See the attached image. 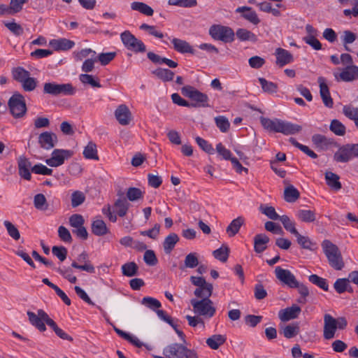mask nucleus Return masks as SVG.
<instances>
[{
  "instance_id": "36",
  "label": "nucleus",
  "mask_w": 358,
  "mask_h": 358,
  "mask_svg": "<svg viewBox=\"0 0 358 358\" xmlns=\"http://www.w3.org/2000/svg\"><path fill=\"white\" fill-rule=\"evenodd\" d=\"M300 196L299 190L293 185L287 186L284 190V199L289 203L295 202Z\"/></svg>"
},
{
  "instance_id": "6",
  "label": "nucleus",
  "mask_w": 358,
  "mask_h": 358,
  "mask_svg": "<svg viewBox=\"0 0 358 358\" xmlns=\"http://www.w3.org/2000/svg\"><path fill=\"white\" fill-rule=\"evenodd\" d=\"M209 34L214 39L224 43H231L234 41V30L227 26L213 24L209 29Z\"/></svg>"
},
{
  "instance_id": "52",
  "label": "nucleus",
  "mask_w": 358,
  "mask_h": 358,
  "mask_svg": "<svg viewBox=\"0 0 358 358\" xmlns=\"http://www.w3.org/2000/svg\"><path fill=\"white\" fill-rule=\"evenodd\" d=\"M289 141L296 148H299L303 152L306 154L308 156L311 157L312 159H316L317 157V155L311 150L308 146L302 145L299 143L294 138H290Z\"/></svg>"
},
{
  "instance_id": "30",
  "label": "nucleus",
  "mask_w": 358,
  "mask_h": 358,
  "mask_svg": "<svg viewBox=\"0 0 358 358\" xmlns=\"http://www.w3.org/2000/svg\"><path fill=\"white\" fill-rule=\"evenodd\" d=\"M263 127L270 131L280 132V124L282 120L274 119L271 120L267 117H261L260 119Z\"/></svg>"
},
{
  "instance_id": "22",
  "label": "nucleus",
  "mask_w": 358,
  "mask_h": 358,
  "mask_svg": "<svg viewBox=\"0 0 358 358\" xmlns=\"http://www.w3.org/2000/svg\"><path fill=\"white\" fill-rule=\"evenodd\" d=\"M339 78L345 82H350L358 78V67L348 65L339 74Z\"/></svg>"
},
{
  "instance_id": "35",
  "label": "nucleus",
  "mask_w": 358,
  "mask_h": 358,
  "mask_svg": "<svg viewBox=\"0 0 358 358\" xmlns=\"http://www.w3.org/2000/svg\"><path fill=\"white\" fill-rule=\"evenodd\" d=\"M339 178V176L333 172L327 171L325 173L327 184L336 191L341 189L342 187Z\"/></svg>"
},
{
  "instance_id": "42",
  "label": "nucleus",
  "mask_w": 358,
  "mask_h": 358,
  "mask_svg": "<svg viewBox=\"0 0 358 358\" xmlns=\"http://www.w3.org/2000/svg\"><path fill=\"white\" fill-rule=\"evenodd\" d=\"M236 35L237 38L241 41H250L255 42L257 41L256 35L246 29H238L236 30Z\"/></svg>"
},
{
  "instance_id": "59",
  "label": "nucleus",
  "mask_w": 358,
  "mask_h": 358,
  "mask_svg": "<svg viewBox=\"0 0 358 358\" xmlns=\"http://www.w3.org/2000/svg\"><path fill=\"white\" fill-rule=\"evenodd\" d=\"M343 114L349 119L355 122L358 119V108L352 105H345L343 108Z\"/></svg>"
},
{
  "instance_id": "21",
  "label": "nucleus",
  "mask_w": 358,
  "mask_h": 358,
  "mask_svg": "<svg viewBox=\"0 0 358 358\" xmlns=\"http://www.w3.org/2000/svg\"><path fill=\"white\" fill-rule=\"evenodd\" d=\"M276 64L282 67L293 62V55L287 50L278 48L275 50Z\"/></svg>"
},
{
  "instance_id": "9",
  "label": "nucleus",
  "mask_w": 358,
  "mask_h": 358,
  "mask_svg": "<svg viewBox=\"0 0 358 358\" xmlns=\"http://www.w3.org/2000/svg\"><path fill=\"white\" fill-rule=\"evenodd\" d=\"M190 302L194 312L199 315L212 317L215 313V308L213 307V301L210 299L206 298L201 300L192 299Z\"/></svg>"
},
{
  "instance_id": "48",
  "label": "nucleus",
  "mask_w": 358,
  "mask_h": 358,
  "mask_svg": "<svg viewBox=\"0 0 358 358\" xmlns=\"http://www.w3.org/2000/svg\"><path fill=\"white\" fill-rule=\"evenodd\" d=\"M138 266L134 262H128L122 266V274L127 277H131L137 275Z\"/></svg>"
},
{
  "instance_id": "47",
  "label": "nucleus",
  "mask_w": 358,
  "mask_h": 358,
  "mask_svg": "<svg viewBox=\"0 0 358 358\" xmlns=\"http://www.w3.org/2000/svg\"><path fill=\"white\" fill-rule=\"evenodd\" d=\"M114 207L116 213L120 217H124V215H126L127 213L128 208L129 207V203L125 199H119L115 201Z\"/></svg>"
},
{
  "instance_id": "23",
  "label": "nucleus",
  "mask_w": 358,
  "mask_h": 358,
  "mask_svg": "<svg viewBox=\"0 0 358 358\" xmlns=\"http://www.w3.org/2000/svg\"><path fill=\"white\" fill-rule=\"evenodd\" d=\"M18 169L20 176L27 180H30L31 178L30 168L31 163L25 157H20L18 159Z\"/></svg>"
},
{
  "instance_id": "25",
  "label": "nucleus",
  "mask_w": 358,
  "mask_h": 358,
  "mask_svg": "<svg viewBox=\"0 0 358 358\" xmlns=\"http://www.w3.org/2000/svg\"><path fill=\"white\" fill-rule=\"evenodd\" d=\"M302 130V127L287 121H281L280 132L284 135H294Z\"/></svg>"
},
{
  "instance_id": "1",
  "label": "nucleus",
  "mask_w": 358,
  "mask_h": 358,
  "mask_svg": "<svg viewBox=\"0 0 358 358\" xmlns=\"http://www.w3.org/2000/svg\"><path fill=\"white\" fill-rule=\"evenodd\" d=\"M30 324L36 327L39 331H46L45 324L48 325L61 339L72 342L73 338L66 334L63 329L58 327L57 323L51 319L43 309H38L37 313L31 311L27 313Z\"/></svg>"
},
{
  "instance_id": "37",
  "label": "nucleus",
  "mask_w": 358,
  "mask_h": 358,
  "mask_svg": "<svg viewBox=\"0 0 358 358\" xmlns=\"http://www.w3.org/2000/svg\"><path fill=\"white\" fill-rule=\"evenodd\" d=\"M92 231L96 236H103L108 231L106 223L102 220H96L92 224Z\"/></svg>"
},
{
  "instance_id": "51",
  "label": "nucleus",
  "mask_w": 358,
  "mask_h": 358,
  "mask_svg": "<svg viewBox=\"0 0 358 358\" xmlns=\"http://www.w3.org/2000/svg\"><path fill=\"white\" fill-rule=\"evenodd\" d=\"M34 206L39 210H46L48 208V203L44 194H37L34 196Z\"/></svg>"
},
{
  "instance_id": "28",
  "label": "nucleus",
  "mask_w": 358,
  "mask_h": 358,
  "mask_svg": "<svg viewBox=\"0 0 358 358\" xmlns=\"http://www.w3.org/2000/svg\"><path fill=\"white\" fill-rule=\"evenodd\" d=\"M312 142L316 148L321 150H327L334 143L332 139L328 138L325 136L321 134H314L312 136Z\"/></svg>"
},
{
  "instance_id": "31",
  "label": "nucleus",
  "mask_w": 358,
  "mask_h": 358,
  "mask_svg": "<svg viewBox=\"0 0 358 358\" xmlns=\"http://www.w3.org/2000/svg\"><path fill=\"white\" fill-rule=\"evenodd\" d=\"M296 217L303 222L310 223L316 220V213L315 210L299 209L296 213Z\"/></svg>"
},
{
  "instance_id": "57",
  "label": "nucleus",
  "mask_w": 358,
  "mask_h": 358,
  "mask_svg": "<svg viewBox=\"0 0 358 358\" xmlns=\"http://www.w3.org/2000/svg\"><path fill=\"white\" fill-rule=\"evenodd\" d=\"M215 122L216 126L219 128V129L225 133L228 131L230 127V123L228 119L223 115H220L215 117Z\"/></svg>"
},
{
  "instance_id": "45",
  "label": "nucleus",
  "mask_w": 358,
  "mask_h": 358,
  "mask_svg": "<svg viewBox=\"0 0 358 358\" xmlns=\"http://www.w3.org/2000/svg\"><path fill=\"white\" fill-rule=\"evenodd\" d=\"M152 73L164 82L171 81L174 77V73L167 69L159 68L155 70Z\"/></svg>"
},
{
  "instance_id": "24",
  "label": "nucleus",
  "mask_w": 358,
  "mask_h": 358,
  "mask_svg": "<svg viewBox=\"0 0 358 358\" xmlns=\"http://www.w3.org/2000/svg\"><path fill=\"white\" fill-rule=\"evenodd\" d=\"M50 45H51L55 50L65 51L71 49L75 45V43L69 39L62 38L51 40L50 41Z\"/></svg>"
},
{
  "instance_id": "64",
  "label": "nucleus",
  "mask_w": 358,
  "mask_h": 358,
  "mask_svg": "<svg viewBox=\"0 0 358 358\" xmlns=\"http://www.w3.org/2000/svg\"><path fill=\"white\" fill-rule=\"evenodd\" d=\"M348 282H350L348 278H338L335 281L334 288L338 294H343L346 292Z\"/></svg>"
},
{
  "instance_id": "61",
  "label": "nucleus",
  "mask_w": 358,
  "mask_h": 358,
  "mask_svg": "<svg viewBox=\"0 0 358 358\" xmlns=\"http://www.w3.org/2000/svg\"><path fill=\"white\" fill-rule=\"evenodd\" d=\"M143 196V192L137 187H129L127 191V197L131 201H137Z\"/></svg>"
},
{
  "instance_id": "8",
  "label": "nucleus",
  "mask_w": 358,
  "mask_h": 358,
  "mask_svg": "<svg viewBox=\"0 0 358 358\" xmlns=\"http://www.w3.org/2000/svg\"><path fill=\"white\" fill-rule=\"evenodd\" d=\"M354 157H358V144H346L341 146L334 155L336 162L346 163Z\"/></svg>"
},
{
  "instance_id": "40",
  "label": "nucleus",
  "mask_w": 358,
  "mask_h": 358,
  "mask_svg": "<svg viewBox=\"0 0 358 358\" xmlns=\"http://www.w3.org/2000/svg\"><path fill=\"white\" fill-rule=\"evenodd\" d=\"M83 154L84 157L86 159L95 160L99 159L96 145L92 141H90L88 144L85 147Z\"/></svg>"
},
{
  "instance_id": "16",
  "label": "nucleus",
  "mask_w": 358,
  "mask_h": 358,
  "mask_svg": "<svg viewBox=\"0 0 358 358\" xmlns=\"http://www.w3.org/2000/svg\"><path fill=\"white\" fill-rule=\"evenodd\" d=\"M301 312V308L296 304L282 309L279 311L278 316L282 322H287L296 319Z\"/></svg>"
},
{
  "instance_id": "4",
  "label": "nucleus",
  "mask_w": 358,
  "mask_h": 358,
  "mask_svg": "<svg viewBox=\"0 0 358 358\" xmlns=\"http://www.w3.org/2000/svg\"><path fill=\"white\" fill-rule=\"evenodd\" d=\"M181 93L183 96L190 99L194 103H190V107H208V96L191 85L182 87Z\"/></svg>"
},
{
  "instance_id": "3",
  "label": "nucleus",
  "mask_w": 358,
  "mask_h": 358,
  "mask_svg": "<svg viewBox=\"0 0 358 358\" xmlns=\"http://www.w3.org/2000/svg\"><path fill=\"white\" fill-rule=\"evenodd\" d=\"M43 92L52 96H73L76 93V88L71 83H45Z\"/></svg>"
},
{
  "instance_id": "27",
  "label": "nucleus",
  "mask_w": 358,
  "mask_h": 358,
  "mask_svg": "<svg viewBox=\"0 0 358 358\" xmlns=\"http://www.w3.org/2000/svg\"><path fill=\"white\" fill-rule=\"evenodd\" d=\"M148 58L155 64H165L170 68H176L178 66V63L166 57L155 54L152 52H148L147 54Z\"/></svg>"
},
{
  "instance_id": "54",
  "label": "nucleus",
  "mask_w": 358,
  "mask_h": 358,
  "mask_svg": "<svg viewBox=\"0 0 358 358\" xmlns=\"http://www.w3.org/2000/svg\"><path fill=\"white\" fill-rule=\"evenodd\" d=\"M79 79L80 82L84 85H90L92 87H101V85L100 84L99 81L95 80L92 75L87 73L80 74L79 76Z\"/></svg>"
},
{
  "instance_id": "53",
  "label": "nucleus",
  "mask_w": 358,
  "mask_h": 358,
  "mask_svg": "<svg viewBox=\"0 0 358 358\" xmlns=\"http://www.w3.org/2000/svg\"><path fill=\"white\" fill-rule=\"evenodd\" d=\"M330 130L337 136H343L345 134V127L338 120H333L329 126Z\"/></svg>"
},
{
  "instance_id": "56",
  "label": "nucleus",
  "mask_w": 358,
  "mask_h": 358,
  "mask_svg": "<svg viewBox=\"0 0 358 358\" xmlns=\"http://www.w3.org/2000/svg\"><path fill=\"white\" fill-rule=\"evenodd\" d=\"M29 76L30 73L22 67H17L13 70V78L20 83Z\"/></svg>"
},
{
  "instance_id": "33",
  "label": "nucleus",
  "mask_w": 358,
  "mask_h": 358,
  "mask_svg": "<svg viewBox=\"0 0 358 358\" xmlns=\"http://www.w3.org/2000/svg\"><path fill=\"white\" fill-rule=\"evenodd\" d=\"M227 341V337L224 335L214 334L206 339V344L208 346L213 349L217 350L223 345Z\"/></svg>"
},
{
  "instance_id": "46",
  "label": "nucleus",
  "mask_w": 358,
  "mask_h": 358,
  "mask_svg": "<svg viewBox=\"0 0 358 358\" xmlns=\"http://www.w3.org/2000/svg\"><path fill=\"white\" fill-rule=\"evenodd\" d=\"M296 241L298 244L303 249L308 250H313L315 246V243H313L308 236H302L298 232L296 234Z\"/></svg>"
},
{
  "instance_id": "55",
  "label": "nucleus",
  "mask_w": 358,
  "mask_h": 358,
  "mask_svg": "<svg viewBox=\"0 0 358 358\" xmlns=\"http://www.w3.org/2000/svg\"><path fill=\"white\" fill-rule=\"evenodd\" d=\"M229 255V248L228 246H223L213 251L214 257L222 262L227 261Z\"/></svg>"
},
{
  "instance_id": "11",
  "label": "nucleus",
  "mask_w": 358,
  "mask_h": 358,
  "mask_svg": "<svg viewBox=\"0 0 358 358\" xmlns=\"http://www.w3.org/2000/svg\"><path fill=\"white\" fill-rule=\"evenodd\" d=\"M73 152L69 150L55 149L52 151L51 157L45 160V163L52 167L62 165L66 159H69Z\"/></svg>"
},
{
  "instance_id": "19",
  "label": "nucleus",
  "mask_w": 358,
  "mask_h": 358,
  "mask_svg": "<svg viewBox=\"0 0 358 358\" xmlns=\"http://www.w3.org/2000/svg\"><path fill=\"white\" fill-rule=\"evenodd\" d=\"M236 13H241V17L255 25L260 22V20L255 10L248 6L238 7L236 10Z\"/></svg>"
},
{
  "instance_id": "5",
  "label": "nucleus",
  "mask_w": 358,
  "mask_h": 358,
  "mask_svg": "<svg viewBox=\"0 0 358 358\" xmlns=\"http://www.w3.org/2000/svg\"><path fill=\"white\" fill-rule=\"evenodd\" d=\"M120 38L124 47L134 53H144L146 51V46L142 41L137 38L131 31L127 30L123 31Z\"/></svg>"
},
{
  "instance_id": "26",
  "label": "nucleus",
  "mask_w": 358,
  "mask_h": 358,
  "mask_svg": "<svg viewBox=\"0 0 358 358\" xmlns=\"http://www.w3.org/2000/svg\"><path fill=\"white\" fill-rule=\"evenodd\" d=\"M270 239L265 234H258L254 237V250L257 253H262L267 248V243Z\"/></svg>"
},
{
  "instance_id": "43",
  "label": "nucleus",
  "mask_w": 358,
  "mask_h": 358,
  "mask_svg": "<svg viewBox=\"0 0 358 358\" xmlns=\"http://www.w3.org/2000/svg\"><path fill=\"white\" fill-rule=\"evenodd\" d=\"M308 280L324 291H329V284L327 279L323 278L316 274H312L308 276Z\"/></svg>"
},
{
  "instance_id": "29",
  "label": "nucleus",
  "mask_w": 358,
  "mask_h": 358,
  "mask_svg": "<svg viewBox=\"0 0 358 358\" xmlns=\"http://www.w3.org/2000/svg\"><path fill=\"white\" fill-rule=\"evenodd\" d=\"M300 331V327L298 323L289 324L281 327L280 334H282L286 338H292L297 336Z\"/></svg>"
},
{
  "instance_id": "15",
  "label": "nucleus",
  "mask_w": 358,
  "mask_h": 358,
  "mask_svg": "<svg viewBox=\"0 0 358 358\" xmlns=\"http://www.w3.org/2000/svg\"><path fill=\"white\" fill-rule=\"evenodd\" d=\"M57 141V135L50 131H44L38 136V143L40 146L47 150L54 148Z\"/></svg>"
},
{
  "instance_id": "2",
  "label": "nucleus",
  "mask_w": 358,
  "mask_h": 358,
  "mask_svg": "<svg viewBox=\"0 0 358 358\" xmlns=\"http://www.w3.org/2000/svg\"><path fill=\"white\" fill-rule=\"evenodd\" d=\"M322 247L329 265L337 271L341 270L344 267V262L338 248L329 240L323 241Z\"/></svg>"
},
{
  "instance_id": "7",
  "label": "nucleus",
  "mask_w": 358,
  "mask_h": 358,
  "mask_svg": "<svg viewBox=\"0 0 358 358\" xmlns=\"http://www.w3.org/2000/svg\"><path fill=\"white\" fill-rule=\"evenodd\" d=\"M10 113L15 118H21L27 113L24 97L20 93H14L8 102Z\"/></svg>"
},
{
  "instance_id": "63",
  "label": "nucleus",
  "mask_w": 358,
  "mask_h": 358,
  "mask_svg": "<svg viewBox=\"0 0 358 358\" xmlns=\"http://www.w3.org/2000/svg\"><path fill=\"white\" fill-rule=\"evenodd\" d=\"M85 200V196L80 191H75L71 194V206L73 208L81 205Z\"/></svg>"
},
{
  "instance_id": "34",
  "label": "nucleus",
  "mask_w": 358,
  "mask_h": 358,
  "mask_svg": "<svg viewBox=\"0 0 358 358\" xmlns=\"http://www.w3.org/2000/svg\"><path fill=\"white\" fill-rule=\"evenodd\" d=\"M179 241L178 236L175 233L169 234L163 243L164 250L166 254H170L173 250L176 244Z\"/></svg>"
},
{
  "instance_id": "60",
  "label": "nucleus",
  "mask_w": 358,
  "mask_h": 358,
  "mask_svg": "<svg viewBox=\"0 0 358 358\" xmlns=\"http://www.w3.org/2000/svg\"><path fill=\"white\" fill-rule=\"evenodd\" d=\"M3 224L7 230L8 235L14 240H19L20 238V234L17 228L8 220L3 222Z\"/></svg>"
},
{
  "instance_id": "12",
  "label": "nucleus",
  "mask_w": 358,
  "mask_h": 358,
  "mask_svg": "<svg viewBox=\"0 0 358 358\" xmlns=\"http://www.w3.org/2000/svg\"><path fill=\"white\" fill-rule=\"evenodd\" d=\"M71 266L74 268L84 271L90 273H95V268L89 259V255L86 251L82 252L77 257V262L73 261Z\"/></svg>"
},
{
  "instance_id": "13",
  "label": "nucleus",
  "mask_w": 358,
  "mask_h": 358,
  "mask_svg": "<svg viewBox=\"0 0 358 358\" xmlns=\"http://www.w3.org/2000/svg\"><path fill=\"white\" fill-rule=\"evenodd\" d=\"M336 329V319L329 314H325L324 316V338L327 340L333 338Z\"/></svg>"
},
{
  "instance_id": "41",
  "label": "nucleus",
  "mask_w": 358,
  "mask_h": 358,
  "mask_svg": "<svg viewBox=\"0 0 358 358\" xmlns=\"http://www.w3.org/2000/svg\"><path fill=\"white\" fill-rule=\"evenodd\" d=\"M213 285L206 284L202 287H198L194 292V295L198 298L209 299L213 293Z\"/></svg>"
},
{
  "instance_id": "10",
  "label": "nucleus",
  "mask_w": 358,
  "mask_h": 358,
  "mask_svg": "<svg viewBox=\"0 0 358 358\" xmlns=\"http://www.w3.org/2000/svg\"><path fill=\"white\" fill-rule=\"evenodd\" d=\"M275 274L276 278L289 288L296 289L303 284L296 280L295 275L289 270L280 266L275 267Z\"/></svg>"
},
{
  "instance_id": "18",
  "label": "nucleus",
  "mask_w": 358,
  "mask_h": 358,
  "mask_svg": "<svg viewBox=\"0 0 358 358\" xmlns=\"http://www.w3.org/2000/svg\"><path fill=\"white\" fill-rule=\"evenodd\" d=\"M171 43L173 45V49L178 52L185 54L190 53L192 55H196V51L191 46V45L186 41L173 38L171 40Z\"/></svg>"
},
{
  "instance_id": "38",
  "label": "nucleus",
  "mask_w": 358,
  "mask_h": 358,
  "mask_svg": "<svg viewBox=\"0 0 358 358\" xmlns=\"http://www.w3.org/2000/svg\"><path fill=\"white\" fill-rule=\"evenodd\" d=\"M131 8L133 10H137L147 16H152L154 13L153 9L150 6L143 2H132L131 3Z\"/></svg>"
},
{
  "instance_id": "44",
  "label": "nucleus",
  "mask_w": 358,
  "mask_h": 358,
  "mask_svg": "<svg viewBox=\"0 0 358 358\" xmlns=\"http://www.w3.org/2000/svg\"><path fill=\"white\" fill-rule=\"evenodd\" d=\"M259 83L262 87V90L268 94H273L277 92L278 87L275 83L268 81L264 78H259Z\"/></svg>"
},
{
  "instance_id": "17",
  "label": "nucleus",
  "mask_w": 358,
  "mask_h": 358,
  "mask_svg": "<svg viewBox=\"0 0 358 358\" xmlns=\"http://www.w3.org/2000/svg\"><path fill=\"white\" fill-rule=\"evenodd\" d=\"M318 83H320V94L324 105L329 108H332L334 106V101L331 96L329 87L324 82V78L320 77L318 78Z\"/></svg>"
},
{
  "instance_id": "14",
  "label": "nucleus",
  "mask_w": 358,
  "mask_h": 358,
  "mask_svg": "<svg viewBox=\"0 0 358 358\" xmlns=\"http://www.w3.org/2000/svg\"><path fill=\"white\" fill-rule=\"evenodd\" d=\"M115 116L119 124L122 126L129 125L132 120L131 113L125 104L117 106L115 110Z\"/></svg>"
},
{
  "instance_id": "20",
  "label": "nucleus",
  "mask_w": 358,
  "mask_h": 358,
  "mask_svg": "<svg viewBox=\"0 0 358 358\" xmlns=\"http://www.w3.org/2000/svg\"><path fill=\"white\" fill-rule=\"evenodd\" d=\"M183 348L184 345L181 343H171L163 349V355L169 358H180Z\"/></svg>"
},
{
  "instance_id": "62",
  "label": "nucleus",
  "mask_w": 358,
  "mask_h": 358,
  "mask_svg": "<svg viewBox=\"0 0 358 358\" xmlns=\"http://www.w3.org/2000/svg\"><path fill=\"white\" fill-rule=\"evenodd\" d=\"M141 304L145 306L146 307L153 310L162 306L161 303L159 300L150 296L143 297L141 301Z\"/></svg>"
},
{
  "instance_id": "50",
  "label": "nucleus",
  "mask_w": 358,
  "mask_h": 358,
  "mask_svg": "<svg viewBox=\"0 0 358 358\" xmlns=\"http://www.w3.org/2000/svg\"><path fill=\"white\" fill-rule=\"evenodd\" d=\"M279 220L282 222L286 231L290 232L292 234H294V236L296 234H298L299 231L295 227V222L291 220L287 215H282Z\"/></svg>"
},
{
  "instance_id": "39",
  "label": "nucleus",
  "mask_w": 358,
  "mask_h": 358,
  "mask_svg": "<svg viewBox=\"0 0 358 358\" xmlns=\"http://www.w3.org/2000/svg\"><path fill=\"white\" fill-rule=\"evenodd\" d=\"M199 265L198 255L196 252H190L186 255L184 260V265L180 268L184 270L186 268H194Z\"/></svg>"
},
{
  "instance_id": "58",
  "label": "nucleus",
  "mask_w": 358,
  "mask_h": 358,
  "mask_svg": "<svg viewBox=\"0 0 358 358\" xmlns=\"http://www.w3.org/2000/svg\"><path fill=\"white\" fill-rule=\"evenodd\" d=\"M356 34L352 32L351 31L346 30L343 31V36H341V39L345 50L350 51V49L348 48L347 45L352 43L356 40Z\"/></svg>"
},
{
  "instance_id": "49",
  "label": "nucleus",
  "mask_w": 358,
  "mask_h": 358,
  "mask_svg": "<svg viewBox=\"0 0 358 358\" xmlns=\"http://www.w3.org/2000/svg\"><path fill=\"white\" fill-rule=\"evenodd\" d=\"M259 210L262 214L265 215L266 217H268L269 219L272 220H280L281 217L276 213L274 207L271 206L262 204L259 206Z\"/></svg>"
},
{
  "instance_id": "32",
  "label": "nucleus",
  "mask_w": 358,
  "mask_h": 358,
  "mask_svg": "<svg viewBox=\"0 0 358 358\" xmlns=\"http://www.w3.org/2000/svg\"><path fill=\"white\" fill-rule=\"evenodd\" d=\"M245 220L241 216L233 220L226 229L228 236L229 237H233L238 234Z\"/></svg>"
}]
</instances>
